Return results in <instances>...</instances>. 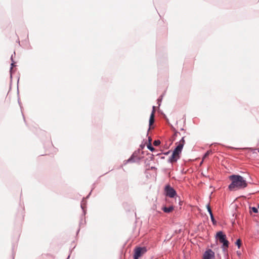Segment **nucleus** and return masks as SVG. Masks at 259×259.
I'll return each mask as SVG.
<instances>
[{"label":"nucleus","instance_id":"obj_1","mask_svg":"<svg viewBox=\"0 0 259 259\" xmlns=\"http://www.w3.org/2000/svg\"><path fill=\"white\" fill-rule=\"evenodd\" d=\"M229 179L231 181L228 187L230 191H235L244 189L247 186L246 180L240 175H231L229 177Z\"/></svg>","mask_w":259,"mask_h":259},{"label":"nucleus","instance_id":"obj_2","mask_svg":"<svg viewBox=\"0 0 259 259\" xmlns=\"http://www.w3.org/2000/svg\"><path fill=\"white\" fill-rule=\"evenodd\" d=\"M185 143L184 137H183L180 141L176 143L177 147L175 149L171 156L169 157V161L171 163L176 162L180 157L183 147Z\"/></svg>","mask_w":259,"mask_h":259},{"label":"nucleus","instance_id":"obj_3","mask_svg":"<svg viewBox=\"0 0 259 259\" xmlns=\"http://www.w3.org/2000/svg\"><path fill=\"white\" fill-rule=\"evenodd\" d=\"M217 238L220 243H223V248H227L228 247L229 242L226 239V235L222 231L218 232L217 233Z\"/></svg>","mask_w":259,"mask_h":259},{"label":"nucleus","instance_id":"obj_4","mask_svg":"<svg viewBox=\"0 0 259 259\" xmlns=\"http://www.w3.org/2000/svg\"><path fill=\"white\" fill-rule=\"evenodd\" d=\"M147 251L145 247H137L135 250L134 259H139L143 254Z\"/></svg>","mask_w":259,"mask_h":259},{"label":"nucleus","instance_id":"obj_5","mask_svg":"<svg viewBox=\"0 0 259 259\" xmlns=\"http://www.w3.org/2000/svg\"><path fill=\"white\" fill-rule=\"evenodd\" d=\"M165 192L166 195L170 198H174L177 195L176 191L169 185L165 187Z\"/></svg>","mask_w":259,"mask_h":259},{"label":"nucleus","instance_id":"obj_6","mask_svg":"<svg viewBox=\"0 0 259 259\" xmlns=\"http://www.w3.org/2000/svg\"><path fill=\"white\" fill-rule=\"evenodd\" d=\"M202 259H215L214 252L210 249H207L203 254Z\"/></svg>","mask_w":259,"mask_h":259},{"label":"nucleus","instance_id":"obj_7","mask_svg":"<svg viewBox=\"0 0 259 259\" xmlns=\"http://www.w3.org/2000/svg\"><path fill=\"white\" fill-rule=\"evenodd\" d=\"M155 112V107L154 106L153 107V110L150 115V119H149V130L153 128V127H152V126L155 121V120H154Z\"/></svg>","mask_w":259,"mask_h":259},{"label":"nucleus","instance_id":"obj_8","mask_svg":"<svg viewBox=\"0 0 259 259\" xmlns=\"http://www.w3.org/2000/svg\"><path fill=\"white\" fill-rule=\"evenodd\" d=\"M162 209L164 212L169 213L174 210V207L172 206H170L168 207H163Z\"/></svg>","mask_w":259,"mask_h":259},{"label":"nucleus","instance_id":"obj_9","mask_svg":"<svg viewBox=\"0 0 259 259\" xmlns=\"http://www.w3.org/2000/svg\"><path fill=\"white\" fill-rule=\"evenodd\" d=\"M241 243H241V240L240 239H237L236 242V243H235L236 245H237L238 248L240 247V246L241 245Z\"/></svg>","mask_w":259,"mask_h":259},{"label":"nucleus","instance_id":"obj_10","mask_svg":"<svg viewBox=\"0 0 259 259\" xmlns=\"http://www.w3.org/2000/svg\"><path fill=\"white\" fill-rule=\"evenodd\" d=\"M147 148H148V149H149L151 151H153L155 150V149L152 146L151 143H149L147 145Z\"/></svg>","mask_w":259,"mask_h":259},{"label":"nucleus","instance_id":"obj_11","mask_svg":"<svg viewBox=\"0 0 259 259\" xmlns=\"http://www.w3.org/2000/svg\"><path fill=\"white\" fill-rule=\"evenodd\" d=\"M160 144V141L159 140H155L154 141L153 144L154 146H157L159 145Z\"/></svg>","mask_w":259,"mask_h":259},{"label":"nucleus","instance_id":"obj_12","mask_svg":"<svg viewBox=\"0 0 259 259\" xmlns=\"http://www.w3.org/2000/svg\"><path fill=\"white\" fill-rule=\"evenodd\" d=\"M211 153V151H207V152L204 155L203 159L206 158V157H207Z\"/></svg>","mask_w":259,"mask_h":259},{"label":"nucleus","instance_id":"obj_13","mask_svg":"<svg viewBox=\"0 0 259 259\" xmlns=\"http://www.w3.org/2000/svg\"><path fill=\"white\" fill-rule=\"evenodd\" d=\"M207 208L208 210V211L209 212V214H211L212 213L211 208L209 205H207Z\"/></svg>","mask_w":259,"mask_h":259},{"label":"nucleus","instance_id":"obj_14","mask_svg":"<svg viewBox=\"0 0 259 259\" xmlns=\"http://www.w3.org/2000/svg\"><path fill=\"white\" fill-rule=\"evenodd\" d=\"M179 134V133L178 132H176L174 135V136L172 137L173 138V141H174L175 140V138L178 136V135Z\"/></svg>","mask_w":259,"mask_h":259},{"label":"nucleus","instance_id":"obj_15","mask_svg":"<svg viewBox=\"0 0 259 259\" xmlns=\"http://www.w3.org/2000/svg\"><path fill=\"white\" fill-rule=\"evenodd\" d=\"M251 209H252V211L254 212V213H257L258 211L257 209L254 207H252Z\"/></svg>","mask_w":259,"mask_h":259},{"label":"nucleus","instance_id":"obj_16","mask_svg":"<svg viewBox=\"0 0 259 259\" xmlns=\"http://www.w3.org/2000/svg\"><path fill=\"white\" fill-rule=\"evenodd\" d=\"M210 217H211V221H212L213 222H214V218H213V216L212 213L211 214H210Z\"/></svg>","mask_w":259,"mask_h":259},{"label":"nucleus","instance_id":"obj_17","mask_svg":"<svg viewBox=\"0 0 259 259\" xmlns=\"http://www.w3.org/2000/svg\"><path fill=\"white\" fill-rule=\"evenodd\" d=\"M148 140H149V143H151V141H152V139H151V138L149 137L148 138Z\"/></svg>","mask_w":259,"mask_h":259},{"label":"nucleus","instance_id":"obj_18","mask_svg":"<svg viewBox=\"0 0 259 259\" xmlns=\"http://www.w3.org/2000/svg\"><path fill=\"white\" fill-rule=\"evenodd\" d=\"M258 208H259V205H258Z\"/></svg>","mask_w":259,"mask_h":259},{"label":"nucleus","instance_id":"obj_19","mask_svg":"<svg viewBox=\"0 0 259 259\" xmlns=\"http://www.w3.org/2000/svg\"><path fill=\"white\" fill-rule=\"evenodd\" d=\"M258 152H259V150H258Z\"/></svg>","mask_w":259,"mask_h":259}]
</instances>
